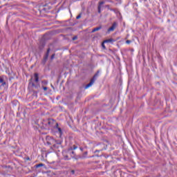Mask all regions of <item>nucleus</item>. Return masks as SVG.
<instances>
[{
  "instance_id": "1",
  "label": "nucleus",
  "mask_w": 177,
  "mask_h": 177,
  "mask_svg": "<svg viewBox=\"0 0 177 177\" xmlns=\"http://www.w3.org/2000/svg\"><path fill=\"white\" fill-rule=\"evenodd\" d=\"M95 81H96V75H95L91 80V82H89V84H88L85 87L84 89H88V88H91V86H92V85H93V84H95Z\"/></svg>"
},
{
  "instance_id": "2",
  "label": "nucleus",
  "mask_w": 177,
  "mask_h": 177,
  "mask_svg": "<svg viewBox=\"0 0 177 177\" xmlns=\"http://www.w3.org/2000/svg\"><path fill=\"white\" fill-rule=\"evenodd\" d=\"M115 27H117V24L113 23L112 26L108 29L109 32H110V31H114V30H115Z\"/></svg>"
},
{
  "instance_id": "3",
  "label": "nucleus",
  "mask_w": 177,
  "mask_h": 177,
  "mask_svg": "<svg viewBox=\"0 0 177 177\" xmlns=\"http://www.w3.org/2000/svg\"><path fill=\"white\" fill-rule=\"evenodd\" d=\"M53 143H57V145H62V142H57V141L55 140L53 138H50V145H53Z\"/></svg>"
},
{
  "instance_id": "4",
  "label": "nucleus",
  "mask_w": 177,
  "mask_h": 177,
  "mask_svg": "<svg viewBox=\"0 0 177 177\" xmlns=\"http://www.w3.org/2000/svg\"><path fill=\"white\" fill-rule=\"evenodd\" d=\"M102 29V27L100 26V27H97V28H95L91 32H95L96 31H99V30H101Z\"/></svg>"
},
{
  "instance_id": "5",
  "label": "nucleus",
  "mask_w": 177,
  "mask_h": 177,
  "mask_svg": "<svg viewBox=\"0 0 177 177\" xmlns=\"http://www.w3.org/2000/svg\"><path fill=\"white\" fill-rule=\"evenodd\" d=\"M35 82H38V81H39V78L38 77V73L35 74Z\"/></svg>"
},
{
  "instance_id": "6",
  "label": "nucleus",
  "mask_w": 177,
  "mask_h": 177,
  "mask_svg": "<svg viewBox=\"0 0 177 177\" xmlns=\"http://www.w3.org/2000/svg\"><path fill=\"white\" fill-rule=\"evenodd\" d=\"M103 3H104V2H103V1H101L100 3V6H98V12H99V13H100V8H102V5H103Z\"/></svg>"
},
{
  "instance_id": "7",
  "label": "nucleus",
  "mask_w": 177,
  "mask_h": 177,
  "mask_svg": "<svg viewBox=\"0 0 177 177\" xmlns=\"http://www.w3.org/2000/svg\"><path fill=\"white\" fill-rule=\"evenodd\" d=\"M49 52H50V49H48V50H47V53H46V59H48V57H49Z\"/></svg>"
},
{
  "instance_id": "8",
  "label": "nucleus",
  "mask_w": 177,
  "mask_h": 177,
  "mask_svg": "<svg viewBox=\"0 0 177 177\" xmlns=\"http://www.w3.org/2000/svg\"><path fill=\"white\" fill-rule=\"evenodd\" d=\"M37 167H44V164H39V165H37Z\"/></svg>"
},
{
  "instance_id": "9",
  "label": "nucleus",
  "mask_w": 177,
  "mask_h": 177,
  "mask_svg": "<svg viewBox=\"0 0 177 177\" xmlns=\"http://www.w3.org/2000/svg\"><path fill=\"white\" fill-rule=\"evenodd\" d=\"M126 44H131V40H127Z\"/></svg>"
},
{
  "instance_id": "10",
  "label": "nucleus",
  "mask_w": 177,
  "mask_h": 177,
  "mask_svg": "<svg viewBox=\"0 0 177 177\" xmlns=\"http://www.w3.org/2000/svg\"><path fill=\"white\" fill-rule=\"evenodd\" d=\"M111 41H113V40L109 39V40H106V41H104V42H111Z\"/></svg>"
},
{
  "instance_id": "11",
  "label": "nucleus",
  "mask_w": 177,
  "mask_h": 177,
  "mask_svg": "<svg viewBox=\"0 0 177 177\" xmlns=\"http://www.w3.org/2000/svg\"><path fill=\"white\" fill-rule=\"evenodd\" d=\"M43 89L44 91H48V87H44Z\"/></svg>"
},
{
  "instance_id": "12",
  "label": "nucleus",
  "mask_w": 177,
  "mask_h": 177,
  "mask_svg": "<svg viewBox=\"0 0 177 177\" xmlns=\"http://www.w3.org/2000/svg\"><path fill=\"white\" fill-rule=\"evenodd\" d=\"M76 19H81V15H78L77 17H76Z\"/></svg>"
},
{
  "instance_id": "13",
  "label": "nucleus",
  "mask_w": 177,
  "mask_h": 177,
  "mask_svg": "<svg viewBox=\"0 0 177 177\" xmlns=\"http://www.w3.org/2000/svg\"><path fill=\"white\" fill-rule=\"evenodd\" d=\"M58 131H59V133H62V129L60 128L58 129Z\"/></svg>"
},
{
  "instance_id": "14",
  "label": "nucleus",
  "mask_w": 177,
  "mask_h": 177,
  "mask_svg": "<svg viewBox=\"0 0 177 177\" xmlns=\"http://www.w3.org/2000/svg\"><path fill=\"white\" fill-rule=\"evenodd\" d=\"M102 48H104V49L106 48V46H104V43H102Z\"/></svg>"
},
{
  "instance_id": "15",
  "label": "nucleus",
  "mask_w": 177,
  "mask_h": 177,
  "mask_svg": "<svg viewBox=\"0 0 177 177\" xmlns=\"http://www.w3.org/2000/svg\"><path fill=\"white\" fill-rule=\"evenodd\" d=\"M51 59H55V55H53L51 56Z\"/></svg>"
},
{
  "instance_id": "16",
  "label": "nucleus",
  "mask_w": 177,
  "mask_h": 177,
  "mask_svg": "<svg viewBox=\"0 0 177 177\" xmlns=\"http://www.w3.org/2000/svg\"><path fill=\"white\" fill-rule=\"evenodd\" d=\"M73 39H77V37H73Z\"/></svg>"
},
{
  "instance_id": "17",
  "label": "nucleus",
  "mask_w": 177,
  "mask_h": 177,
  "mask_svg": "<svg viewBox=\"0 0 177 177\" xmlns=\"http://www.w3.org/2000/svg\"><path fill=\"white\" fill-rule=\"evenodd\" d=\"M73 149H74V150H75V149H77V147H74Z\"/></svg>"
},
{
  "instance_id": "18",
  "label": "nucleus",
  "mask_w": 177,
  "mask_h": 177,
  "mask_svg": "<svg viewBox=\"0 0 177 177\" xmlns=\"http://www.w3.org/2000/svg\"><path fill=\"white\" fill-rule=\"evenodd\" d=\"M73 154H74V151H72Z\"/></svg>"
},
{
  "instance_id": "19",
  "label": "nucleus",
  "mask_w": 177,
  "mask_h": 177,
  "mask_svg": "<svg viewBox=\"0 0 177 177\" xmlns=\"http://www.w3.org/2000/svg\"><path fill=\"white\" fill-rule=\"evenodd\" d=\"M3 85H5V82L3 84Z\"/></svg>"
},
{
  "instance_id": "20",
  "label": "nucleus",
  "mask_w": 177,
  "mask_h": 177,
  "mask_svg": "<svg viewBox=\"0 0 177 177\" xmlns=\"http://www.w3.org/2000/svg\"><path fill=\"white\" fill-rule=\"evenodd\" d=\"M48 124H50V122H48Z\"/></svg>"
}]
</instances>
